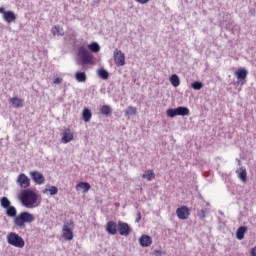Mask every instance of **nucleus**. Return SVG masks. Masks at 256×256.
<instances>
[{
	"label": "nucleus",
	"mask_w": 256,
	"mask_h": 256,
	"mask_svg": "<svg viewBox=\"0 0 256 256\" xmlns=\"http://www.w3.org/2000/svg\"><path fill=\"white\" fill-rule=\"evenodd\" d=\"M0 206L5 210L7 217L14 218L13 223L18 228H23L25 224H31L35 221L34 215L27 211L20 212L17 215V209L11 205L10 200L5 196L1 197Z\"/></svg>",
	"instance_id": "f257e3e1"
},
{
	"label": "nucleus",
	"mask_w": 256,
	"mask_h": 256,
	"mask_svg": "<svg viewBox=\"0 0 256 256\" xmlns=\"http://www.w3.org/2000/svg\"><path fill=\"white\" fill-rule=\"evenodd\" d=\"M37 200L38 194L30 189H23L19 195V201L27 209L37 208Z\"/></svg>",
	"instance_id": "f03ea898"
},
{
	"label": "nucleus",
	"mask_w": 256,
	"mask_h": 256,
	"mask_svg": "<svg viewBox=\"0 0 256 256\" xmlns=\"http://www.w3.org/2000/svg\"><path fill=\"white\" fill-rule=\"evenodd\" d=\"M6 239L7 243L15 248L22 249L25 246L23 238L15 232L8 233Z\"/></svg>",
	"instance_id": "7ed1b4c3"
},
{
	"label": "nucleus",
	"mask_w": 256,
	"mask_h": 256,
	"mask_svg": "<svg viewBox=\"0 0 256 256\" xmlns=\"http://www.w3.org/2000/svg\"><path fill=\"white\" fill-rule=\"evenodd\" d=\"M82 65H90L93 62V55L83 46L78 48V54Z\"/></svg>",
	"instance_id": "20e7f679"
},
{
	"label": "nucleus",
	"mask_w": 256,
	"mask_h": 256,
	"mask_svg": "<svg viewBox=\"0 0 256 256\" xmlns=\"http://www.w3.org/2000/svg\"><path fill=\"white\" fill-rule=\"evenodd\" d=\"M190 115V110L187 107L179 106L175 109H168L167 116L169 118H175L176 116L186 117Z\"/></svg>",
	"instance_id": "39448f33"
},
{
	"label": "nucleus",
	"mask_w": 256,
	"mask_h": 256,
	"mask_svg": "<svg viewBox=\"0 0 256 256\" xmlns=\"http://www.w3.org/2000/svg\"><path fill=\"white\" fill-rule=\"evenodd\" d=\"M73 229H74V222L72 220L65 222L62 229V237L64 240L71 241L73 239L74 237Z\"/></svg>",
	"instance_id": "423d86ee"
},
{
	"label": "nucleus",
	"mask_w": 256,
	"mask_h": 256,
	"mask_svg": "<svg viewBox=\"0 0 256 256\" xmlns=\"http://www.w3.org/2000/svg\"><path fill=\"white\" fill-rule=\"evenodd\" d=\"M16 183L19 185L21 189L27 190L30 186V179L28 176L24 173H20L17 176Z\"/></svg>",
	"instance_id": "0eeeda50"
},
{
	"label": "nucleus",
	"mask_w": 256,
	"mask_h": 256,
	"mask_svg": "<svg viewBox=\"0 0 256 256\" xmlns=\"http://www.w3.org/2000/svg\"><path fill=\"white\" fill-rule=\"evenodd\" d=\"M0 13L3 17V21L5 23H14L16 21L17 17L13 11H5L3 7H0Z\"/></svg>",
	"instance_id": "6e6552de"
},
{
	"label": "nucleus",
	"mask_w": 256,
	"mask_h": 256,
	"mask_svg": "<svg viewBox=\"0 0 256 256\" xmlns=\"http://www.w3.org/2000/svg\"><path fill=\"white\" fill-rule=\"evenodd\" d=\"M61 143L62 144H68L70 142L73 141L74 139V135L73 132L70 128H63L62 132H61Z\"/></svg>",
	"instance_id": "1a4fd4ad"
},
{
	"label": "nucleus",
	"mask_w": 256,
	"mask_h": 256,
	"mask_svg": "<svg viewBox=\"0 0 256 256\" xmlns=\"http://www.w3.org/2000/svg\"><path fill=\"white\" fill-rule=\"evenodd\" d=\"M114 62L117 67H123L125 65V56L121 50L116 49L114 51Z\"/></svg>",
	"instance_id": "9d476101"
},
{
	"label": "nucleus",
	"mask_w": 256,
	"mask_h": 256,
	"mask_svg": "<svg viewBox=\"0 0 256 256\" xmlns=\"http://www.w3.org/2000/svg\"><path fill=\"white\" fill-rule=\"evenodd\" d=\"M118 232L121 236L128 237L131 233V228L128 223L119 221L118 222Z\"/></svg>",
	"instance_id": "9b49d317"
},
{
	"label": "nucleus",
	"mask_w": 256,
	"mask_h": 256,
	"mask_svg": "<svg viewBox=\"0 0 256 256\" xmlns=\"http://www.w3.org/2000/svg\"><path fill=\"white\" fill-rule=\"evenodd\" d=\"M30 177L36 185H43L45 183V177L39 171H31Z\"/></svg>",
	"instance_id": "f8f14e48"
},
{
	"label": "nucleus",
	"mask_w": 256,
	"mask_h": 256,
	"mask_svg": "<svg viewBox=\"0 0 256 256\" xmlns=\"http://www.w3.org/2000/svg\"><path fill=\"white\" fill-rule=\"evenodd\" d=\"M176 215L180 220H187L190 212L187 206H181L177 208Z\"/></svg>",
	"instance_id": "ddd939ff"
},
{
	"label": "nucleus",
	"mask_w": 256,
	"mask_h": 256,
	"mask_svg": "<svg viewBox=\"0 0 256 256\" xmlns=\"http://www.w3.org/2000/svg\"><path fill=\"white\" fill-rule=\"evenodd\" d=\"M236 175L238 176V179L243 183L246 184L248 179H247V170L244 166L239 167L236 169Z\"/></svg>",
	"instance_id": "4468645a"
},
{
	"label": "nucleus",
	"mask_w": 256,
	"mask_h": 256,
	"mask_svg": "<svg viewBox=\"0 0 256 256\" xmlns=\"http://www.w3.org/2000/svg\"><path fill=\"white\" fill-rule=\"evenodd\" d=\"M139 243H140L141 247L148 248L152 245V238L149 235L143 234L139 238Z\"/></svg>",
	"instance_id": "2eb2a0df"
},
{
	"label": "nucleus",
	"mask_w": 256,
	"mask_h": 256,
	"mask_svg": "<svg viewBox=\"0 0 256 256\" xmlns=\"http://www.w3.org/2000/svg\"><path fill=\"white\" fill-rule=\"evenodd\" d=\"M118 225L114 221H109L106 224V231L109 235H116L117 234Z\"/></svg>",
	"instance_id": "dca6fc26"
},
{
	"label": "nucleus",
	"mask_w": 256,
	"mask_h": 256,
	"mask_svg": "<svg viewBox=\"0 0 256 256\" xmlns=\"http://www.w3.org/2000/svg\"><path fill=\"white\" fill-rule=\"evenodd\" d=\"M9 103L13 106L15 109L22 108L24 105V101L21 98L18 97H12L9 99Z\"/></svg>",
	"instance_id": "f3484780"
},
{
	"label": "nucleus",
	"mask_w": 256,
	"mask_h": 256,
	"mask_svg": "<svg viewBox=\"0 0 256 256\" xmlns=\"http://www.w3.org/2000/svg\"><path fill=\"white\" fill-rule=\"evenodd\" d=\"M75 189L79 192L82 191L84 194L87 193L90 189L91 186L88 182H79L76 186Z\"/></svg>",
	"instance_id": "a211bd4d"
},
{
	"label": "nucleus",
	"mask_w": 256,
	"mask_h": 256,
	"mask_svg": "<svg viewBox=\"0 0 256 256\" xmlns=\"http://www.w3.org/2000/svg\"><path fill=\"white\" fill-rule=\"evenodd\" d=\"M51 33L52 35H54V37H63L64 35L63 28L59 25L53 26L51 29Z\"/></svg>",
	"instance_id": "6ab92c4d"
},
{
	"label": "nucleus",
	"mask_w": 256,
	"mask_h": 256,
	"mask_svg": "<svg viewBox=\"0 0 256 256\" xmlns=\"http://www.w3.org/2000/svg\"><path fill=\"white\" fill-rule=\"evenodd\" d=\"M248 231V228L246 226H240L238 229H237V232H236V238L239 240V241H242L244 239V235L246 234V232Z\"/></svg>",
	"instance_id": "aec40b11"
},
{
	"label": "nucleus",
	"mask_w": 256,
	"mask_h": 256,
	"mask_svg": "<svg viewBox=\"0 0 256 256\" xmlns=\"http://www.w3.org/2000/svg\"><path fill=\"white\" fill-rule=\"evenodd\" d=\"M75 80L78 82V83H85L86 80H87V75L85 72H82V71H77L75 73Z\"/></svg>",
	"instance_id": "412c9836"
},
{
	"label": "nucleus",
	"mask_w": 256,
	"mask_h": 256,
	"mask_svg": "<svg viewBox=\"0 0 256 256\" xmlns=\"http://www.w3.org/2000/svg\"><path fill=\"white\" fill-rule=\"evenodd\" d=\"M137 114V108L134 106H128L125 110H124V115L127 118H130L132 116H135Z\"/></svg>",
	"instance_id": "4be33fe9"
},
{
	"label": "nucleus",
	"mask_w": 256,
	"mask_h": 256,
	"mask_svg": "<svg viewBox=\"0 0 256 256\" xmlns=\"http://www.w3.org/2000/svg\"><path fill=\"white\" fill-rule=\"evenodd\" d=\"M92 118V112L88 108H84L82 111V119L85 123H89Z\"/></svg>",
	"instance_id": "5701e85b"
},
{
	"label": "nucleus",
	"mask_w": 256,
	"mask_h": 256,
	"mask_svg": "<svg viewBox=\"0 0 256 256\" xmlns=\"http://www.w3.org/2000/svg\"><path fill=\"white\" fill-rule=\"evenodd\" d=\"M100 113L105 117H109L112 113V108L109 105H102L100 106Z\"/></svg>",
	"instance_id": "b1692460"
},
{
	"label": "nucleus",
	"mask_w": 256,
	"mask_h": 256,
	"mask_svg": "<svg viewBox=\"0 0 256 256\" xmlns=\"http://www.w3.org/2000/svg\"><path fill=\"white\" fill-rule=\"evenodd\" d=\"M142 178L146 179L148 182H151L155 179V173L151 169L146 170L145 173L142 175Z\"/></svg>",
	"instance_id": "393cba45"
},
{
	"label": "nucleus",
	"mask_w": 256,
	"mask_h": 256,
	"mask_svg": "<svg viewBox=\"0 0 256 256\" xmlns=\"http://www.w3.org/2000/svg\"><path fill=\"white\" fill-rule=\"evenodd\" d=\"M169 81L174 88H178L180 86V78L176 74L171 75Z\"/></svg>",
	"instance_id": "a878e982"
},
{
	"label": "nucleus",
	"mask_w": 256,
	"mask_h": 256,
	"mask_svg": "<svg viewBox=\"0 0 256 256\" xmlns=\"http://www.w3.org/2000/svg\"><path fill=\"white\" fill-rule=\"evenodd\" d=\"M235 75L238 80H245L247 78V70L246 69H239L235 72Z\"/></svg>",
	"instance_id": "bb28decb"
},
{
	"label": "nucleus",
	"mask_w": 256,
	"mask_h": 256,
	"mask_svg": "<svg viewBox=\"0 0 256 256\" xmlns=\"http://www.w3.org/2000/svg\"><path fill=\"white\" fill-rule=\"evenodd\" d=\"M47 192L50 193V196H55L58 193V188L56 186H50L49 188H45L43 190V194H46Z\"/></svg>",
	"instance_id": "cd10ccee"
},
{
	"label": "nucleus",
	"mask_w": 256,
	"mask_h": 256,
	"mask_svg": "<svg viewBox=\"0 0 256 256\" xmlns=\"http://www.w3.org/2000/svg\"><path fill=\"white\" fill-rule=\"evenodd\" d=\"M88 48L92 53H99V51H100V46L97 42H93V43L89 44Z\"/></svg>",
	"instance_id": "c85d7f7f"
},
{
	"label": "nucleus",
	"mask_w": 256,
	"mask_h": 256,
	"mask_svg": "<svg viewBox=\"0 0 256 256\" xmlns=\"http://www.w3.org/2000/svg\"><path fill=\"white\" fill-rule=\"evenodd\" d=\"M98 77L102 80H107L109 77V73L107 72V70L101 68L98 70Z\"/></svg>",
	"instance_id": "c756f323"
},
{
	"label": "nucleus",
	"mask_w": 256,
	"mask_h": 256,
	"mask_svg": "<svg viewBox=\"0 0 256 256\" xmlns=\"http://www.w3.org/2000/svg\"><path fill=\"white\" fill-rule=\"evenodd\" d=\"M191 87L195 91H200L203 88V84H202V82L195 81L192 83Z\"/></svg>",
	"instance_id": "7c9ffc66"
},
{
	"label": "nucleus",
	"mask_w": 256,
	"mask_h": 256,
	"mask_svg": "<svg viewBox=\"0 0 256 256\" xmlns=\"http://www.w3.org/2000/svg\"><path fill=\"white\" fill-rule=\"evenodd\" d=\"M206 210H200L198 211V216L200 217V219H205L206 218Z\"/></svg>",
	"instance_id": "2f4dec72"
},
{
	"label": "nucleus",
	"mask_w": 256,
	"mask_h": 256,
	"mask_svg": "<svg viewBox=\"0 0 256 256\" xmlns=\"http://www.w3.org/2000/svg\"><path fill=\"white\" fill-rule=\"evenodd\" d=\"M62 82H63V79L61 77H57L54 79L53 84L60 85V84H62Z\"/></svg>",
	"instance_id": "473e14b6"
},
{
	"label": "nucleus",
	"mask_w": 256,
	"mask_h": 256,
	"mask_svg": "<svg viewBox=\"0 0 256 256\" xmlns=\"http://www.w3.org/2000/svg\"><path fill=\"white\" fill-rule=\"evenodd\" d=\"M136 3H140V5H146V3H149L150 0H134Z\"/></svg>",
	"instance_id": "72a5a7b5"
},
{
	"label": "nucleus",
	"mask_w": 256,
	"mask_h": 256,
	"mask_svg": "<svg viewBox=\"0 0 256 256\" xmlns=\"http://www.w3.org/2000/svg\"><path fill=\"white\" fill-rule=\"evenodd\" d=\"M142 218L141 212H137V218L135 220L136 223H139Z\"/></svg>",
	"instance_id": "f704fd0d"
},
{
	"label": "nucleus",
	"mask_w": 256,
	"mask_h": 256,
	"mask_svg": "<svg viewBox=\"0 0 256 256\" xmlns=\"http://www.w3.org/2000/svg\"><path fill=\"white\" fill-rule=\"evenodd\" d=\"M154 256H162L161 250H154Z\"/></svg>",
	"instance_id": "c9c22d12"
},
{
	"label": "nucleus",
	"mask_w": 256,
	"mask_h": 256,
	"mask_svg": "<svg viewBox=\"0 0 256 256\" xmlns=\"http://www.w3.org/2000/svg\"><path fill=\"white\" fill-rule=\"evenodd\" d=\"M250 254L251 256H256V246L252 248Z\"/></svg>",
	"instance_id": "e433bc0d"
},
{
	"label": "nucleus",
	"mask_w": 256,
	"mask_h": 256,
	"mask_svg": "<svg viewBox=\"0 0 256 256\" xmlns=\"http://www.w3.org/2000/svg\"><path fill=\"white\" fill-rule=\"evenodd\" d=\"M236 161H237V163H238V166L241 168V167H242V162H241V160L237 158Z\"/></svg>",
	"instance_id": "4c0bfd02"
}]
</instances>
